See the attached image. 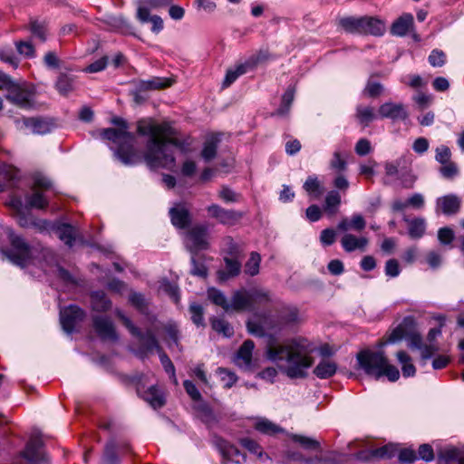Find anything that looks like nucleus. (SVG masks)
<instances>
[{
  "mask_svg": "<svg viewBox=\"0 0 464 464\" xmlns=\"http://www.w3.org/2000/svg\"><path fill=\"white\" fill-rule=\"evenodd\" d=\"M137 132L148 136L146 151L142 160L150 169H166L172 170L176 165L174 152L168 145L183 148V143L174 136L176 130L168 121L155 123L150 119H142L137 122Z\"/></svg>",
  "mask_w": 464,
  "mask_h": 464,
  "instance_id": "f257e3e1",
  "label": "nucleus"
},
{
  "mask_svg": "<svg viewBox=\"0 0 464 464\" xmlns=\"http://www.w3.org/2000/svg\"><path fill=\"white\" fill-rule=\"evenodd\" d=\"M408 223V234L413 239L420 238L426 231V222L423 218H415L413 219H404Z\"/></svg>",
  "mask_w": 464,
  "mask_h": 464,
  "instance_id": "2f4dec72",
  "label": "nucleus"
},
{
  "mask_svg": "<svg viewBox=\"0 0 464 464\" xmlns=\"http://www.w3.org/2000/svg\"><path fill=\"white\" fill-rule=\"evenodd\" d=\"M218 372L221 377V381L224 382L225 388H231L237 381V375L226 368H218Z\"/></svg>",
  "mask_w": 464,
  "mask_h": 464,
  "instance_id": "e2e57ef3",
  "label": "nucleus"
},
{
  "mask_svg": "<svg viewBox=\"0 0 464 464\" xmlns=\"http://www.w3.org/2000/svg\"><path fill=\"white\" fill-rule=\"evenodd\" d=\"M264 59L265 56L259 52L248 57L245 63L237 65L235 69L227 70L223 81V88L229 87L240 75L253 70Z\"/></svg>",
  "mask_w": 464,
  "mask_h": 464,
  "instance_id": "f8f14e48",
  "label": "nucleus"
},
{
  "mask_svg": "<svg viewBox=\"0 0 464 464\" xmlns=\"http://www.w3.org/2000/svg\"><path fill=\"white\" fill-rule=\"evenodd\" d=\"M355 116L359 122L364 127H367L370 122L377 118V115L375 114L374 109L372 107L362 105L357 106Z\"/></svg>",
  "mask_w": 464,
  "mask_h": 464,
  "instance_id": "a19ab883",
  "label": "nucleus"
},
{
  "mask_svg": "<svg viewBox=\"0 0 464 464\" xmlns=\"http://www.w3.org/2000/svg\"><path fill=\"white\" fill-rule=\"evenodd\" d=\"M93 327L102 340L117 341L116 334L112 322L106 316L95 315L92 317Z\"/></svg>",
  "mask_w": 464,
  "mask_h": 464,
  "instance_id": "2eb2a0df",
  "label": "nucleus"
},
{
  "mask_svg": "<svg viewBox=\"0 0 464 464\" xmlns=\"http://www.w3.org/2000/svg\"><path fill=\"white\" fill-rule=\"evenodd\" d=\"M441 176L445 179H451L459 175V168L457 164L453 161L447 162L442 164V166L439 169Z\"/></svg>",
  "mask_w": 464,
  "mask_h": 464,
  "instance_id": "680f3d73",
  "label": "nucleus"
},
{
  "mask_svg": "<svg viewBox=\"0 0 464 464\" xmlns=\"http://www.w3.org/2000/svg\"><path fill=\"white\" fill-rule=\"evenodd\" d=\"M362 34H372L381 36L385 32V24L382 20L375 16H362Z\"/></svg>",
  "mask_w": 464,
  "mask_h": 464,
  "instance_id": "b1692460",
  "label": "nucleus"
},
{
  "mask_svg": "<svg viewBox=\"0 0 464 464\" xmlns=\"http://www.w3.org/2000/svg\"><path fill=\"white\" fill-rule=\"evenodd\" d=\"M221 140V136L215 135L208 140L204 143L203 150L201 151V156L205 161H210L217 155L218 144Z\"/></svg>",
  "mask_w": 464,
  "mask_h": 464,
  "instance_id": "e433bc0d",
  "label": "nucleus"
},
{
  "mask_svg": "<svg viewBox=\"0 0 464 464\" xmlns=\"http://www.w3.org/2000/svg\"><path fill=\"white\" fill-rule=\"evenodd\" d=\"M218 448L223 459L222 464H244L246 461V456L237 447L230 444L229 442L218 440Z\"/></svg>",
  "mask_w": 464,
  "mask_h": 464,
  "instance_id": "4468645a",
  "label": "nucleus"
},
{
  "mask_svg": "<svg viewBox=\"0 0 464 464\" xmlns=\"http://www.w3.org/2000/svg\"><path fill=\"white\" fill-rule=\"evenodd\" d=\"M414 325L415 321L412 317H405L402 320V322L392 331V333L389 334L386 342L383 344L388 343H397L401 341L403 338H406L407 334H409V330H411Z\"/></svg>",
  "mask_w": 464,
  "mask_h": 464,
  "instance_id": "4be33fe9",
  "label": "nucleus"
},
{
  "mask_svg": "<svg viewBox=\"0 0 464 464\" xmlns=\"http://www.w3.org/2000/svg\"><path fill=\"white\" fill-rule=\"evenodd\" d=\"M384 90V87L382 83L375 82L372 80V76L368 80L367 84L364 89V93L369 97L375 98L380 96Z\"/></svg>",
  "mask_w": 464,
  "mask_h": 464,
  "instance_id": "bf43d9fd",
  "label": "nucleus"
},
{
  "mask_svg": "<svg viewBox=\"0 0 464 464\" xmlns=\"http://www.w3.org/2000/svg\"><path fill=\"white\" fill-rule=\"evenodd\" d=\"M255 348V343L252 340H246L239 347L235 362L240 367H248L252 362V353Z\"/></svg>",
  "mask_w": 464,
  "mask_h": 464,
  "instance_id": "393cba45",
  "label": "nucleus"
},
{
  "mask_svg": "<svg viewBox=\"0 0 464 464\" xmlns=\"http://www.w3.org/2000/svg\"><path fill=\"white\" fill-rule=\"evenodd\" d=\"M43 441L39 435H32L25 449L21 453L22 457L31 464H38L44 461V456L42 451Z\"/></svg>",
  "mask_w": 464,
  "mask_h": 464,
  "instance_id": "ddd939ff",
  "label": "nucleus"
},
{
  "mask_svg": "<svg viewBox=\"0 0 464 464\" xmlns=\"http://www.w3.org/2000/svg\"><path fill=\"white\" fill-rule=\"evenodd\" d=\"M356 358L359 367L365 374L376 380L381 378V370L387 360L383 352L362 350L357 354Z\"/></svg>",
  "mask_w": 464,
  "mask_h": 464,
  "instance_id": "0eeeda50",
  "label": "nucleus"
},
{
  "mask_svg": "<svg viewBox=\"0 0 464 464\" xmlns=\"http://www.w3.org/2000/svg\"><path fill=\"white\" fill-rule=\"evenodd\" d=\"M188 311L191 315L192 322L197 326H204V308L198 303H191L189 304Z\"/></svg>",
  "mask_w": 464,
  "mask_h": 464,
  "instance_id": "864d4df0",
  "label": "nucleus"
},
{
  "mask_svg": "<svg viewBox=\"0 0 464 464\" xmlns=\"http://www.w3.org/2000/svg\"><path fill=\"white\" fill-rule=\"evenodd\" d=\"M344 251L350 253L355 250L363 251L368 245V239L365 237H356L350 233H345L340 240Z\"/></svg>",
  "mask_w": 464,
  "mask_h": 464,
  "instance_id": "5701e85b",
  "label": "nucleus"
},
{
  "mask_svg": "<svg viewBox=\"0 0 464 464\" xmlns=\"http://www.w3.org/2000/svg\"><path fill=\"white\" fill-rule=\"evenodd\" d=\"M341 204V196L336 190H331L327 193L324 200V209L330 215H335L338 210V207Z\"/></svg>",
  "mask_w": 464,
  "mask_h": 464,
  "instance_id": "c9c22d12",
  "label": "nucleus"
},
{
  "mask_svg": "<svg viewBox=\"0 0 464 464\" xmlns=\"http://www.w3.org/2000/svg\"><path fill=\"white\" fill-rule=\"evenodd\" d=\"M298 321V310L296 308H289L281 312L279 315V330L283 327L295 324Z\"/></svg>",
  "mask_w": 464,
  "mask_h": 464,
  "instance_id": "49530a36",
  "label": "nucleus"
},
{
  "mask_svg": "<svg viewBox=\"0 0 464 464\" xmlns=\"http://www.w3.org/2000/svg\"><path fill=\"white\" fill-rule=\"evenodd\" d=\"M163 329L167 335L166 341L168 343V345L169 347H171L173 344L178 346L179 339V331L177 324L174 323H169L164 325Z\"/></svg>",
  "mask_w": 464,
  "mask_h": 464,
  "instance_id": "3c124183",
  "label": "nucleus"
},
{
  "mask_svg": "<svg viewBox=\"0 0 464 464\" xmlns=\"http://www.w3.org/2000/svg\"><path fill=\"white\" fill-rule=\"evenodd\" d=\"M315 347L308 339L295 337L282 343H275L267 348L268 359L291 379L304 378L306 370L314 364L312 353Z\"/></svg>",
  "mask_w": 464,
  "mask_h": 464,
  "instance_id": "f03ea898",
  "label": "nucleus"
},
{
  "mask_svg": "<svg viewBox=\"0 0 464 464\" xmlns=\"http://www.w3.org/2000/svg\"><path fill=\"white\" fill-rule=\"evenodd\" d=\"M406 340L408 341L409 347L419 350L421 348L422 337L420 334L415 330V325L411 330H409Z\"/></svg>",
  "mask_w": 464,
  "mask_h": 464,
  "instance_id": "338daca9",
  "label": "nucleus"
},
{
  "mask_svg": "<svg viewBox=\"0 0 464 464\" xmlns=\"http://www.w3.org/2000/svg\"><path fill=\"white\" fill-rule=\"evenodd\" d=\"M111 123L118 128H107L101 130L102 140L111 141L116 148H111L114 156L124 165L132 166L142 162V153L136 148V137L129 131L128 122L114 117Z\"/></svg>",
  "mask_w": 464,
  "mask_h": 464,
  "instance_id": "7ed1b4c3",
  "label": "nucleus"
},
{
  "mask_svg": "<svg viewBox=\"0 0 464 464\" xmlns=\"http://www.w3.org/2000/svg\"><path fill=\"white\" fill-rule=\"evenodd\" d=\"M292 440L306 450H320L321 449L320 442L318 440L306 436L295 434L292 436Z\"/></svg>",
  "mask_w": 464,
  "mask_h": 464,
  "instance_id": "5fc2aeb1",
  "label": "nucleus"
},
{
  "mask_svg": "<svg viewBox=\"0 0 464 464\" xmlns=\"http://www.w3.org/2000/svg\"><path fill=\"white\" fill-rule=\"evenodd\" d=\"M412 24L413 16L411 14H404L393 22L391 34L396 36H404Z\"/></svg>",
  "mask_w": 464,
  "mask_h": 464,
  "instance_id": "bb28decb",
  "label": "nucleus"
},
{
  "mask_svg": "<svg viewBox=\"0 0 464 464\" xmlns=\"http://www.w3.org/2000/svg\"><path fill=\"white\" fill-rule=\"evenodd\" d=\"M91 305L94 311L106 312L111 308V302L103 291L98 290L91 293Z\"/></svg>",
  "mask_w": 464,
  "mask_h": 464,
  "instance_id": "c756f323",
  "label": "nucleus"
},
{
  "mask_svg": "<svg viewBox=\"0 0 464 464\" xmlns=\"http://www.w3.org/2000/svg\"><path fill=\"white\" fill-rule=\"evenodd\" d=\"M24 125L34 134H46L54 127V122L50 118L28 117L23 119Z\"/></svg>",
  "mask_w": 464,
  "mask_h": 464,
  "instance_id": "a211bd4d",
  "label": "nucleus"
},
{
  "mask_svg": "<svg viewBox=\"0 0 464 464\" xmlns=\"http://www.w3.org/2000/svg\"><path fill=\"white\" fill-rule=\"evenodd\" d=\"M103 459L107 464L119 463L120 460L116 453L115 443L113 441L108 442L106 444Z\"/></svg>",
  "mask_w": 464,
  "mask_h": 464,
  "instance_id": "0e129e2a",
  "label": "nucleus"
},
{
  "mask_svg": "<svg viewBox=\"0 0 464 464\" xmlns=\"http://www.w3.org/2000/svg\"><path fill=\"white\" fill-rule=\"evenodd\" d=\"M336 24L343 32L353 34H362V16H345L337 19Z\"/></svg>",
  "mask_w": 464,
  "mask_h": 464,
  "instance_id": "412c9836",
  "label": "nucleus"
},
{
  "mask_svg": "<svg viewBox=\"0 0 464 464\" xmlns=\"http://www.w3.org/2000/svg\"><path fill=\"white\" fill-rule=\"evenodd\" d=\"M303 188L314 198H320L324 193V188L316 176H309L304 183Z\"/></svg>",
  "mask_w": 464,
  "mask_h": 464,
  "instance_id": "ea45409f",
  "label": "nucleus"
},
{
  "mask_svg": "<svg viewBox=\"0 0 464 464\" xmlns=\"http://www.w3.org/2000/svg\"><path fill=\"white\" fill-rule=\"evenodd\" d=\"M208 298L216 305L222 307L226 312L230 311V303L220 290L214 287L209 288L208 290Z\"/></svg>",
  "mask_w": 464,
  "mask_h": 464,
  "instance_id": "37998d69",
  "label": "nucleus"
},
{
  "mask_svg": "<svg viewBox=\"0 0 464 464\" xmlns=\"http://www.w3.org/2000/svg\"><path fill=\"white\" fill-rule=\"evenodd\" d=\"M130 303L136 307L140 313H146L147 302L144 295L140 293L133 292L129 296Z\"/></svg>",
  "mask_w": 464,
  "mask_h": 464,
  "instance_id": "69168bd1",
  "label": "nucleus"
},
{
  "mask_svg": "<svg viewBox=\"0 0 464 464\" xmlns=\"http://www.w3.org/2000/svg\"><path fill=\"white\" fill-rule=\"evenodd\" d=\"M187 248L192 253L208 248V227L204 225H196L186 233Z\"/></svg>",
  "mask_w": 464,
  "mask_h": 464,
  "instance_id": "1a4fd4ad",
  "label": "nucleus"
},
{
  "mask_svg": "<svg viewBox=\"0 0 464 464\" xmlns=\"http://www.w3.org/2000/svg\"><path fill=\"white\" fill-rule=\"evenodd\" d=\"M34 90L26 83H17L9 93H6L5 99L19 108L31 109L34 104Z\"/></svg>",
  "mask_w": 464,
  "mask_h": 464,
  "instance_id": "6e6552de",
  "label": "nucleus"
},
{
  "mask_svg": "<svg viewBox=\"0 0 464 464\" xmlns=\"http://www.w3.org/2000/svg\"><path fill=\"white\" fill-rule=\"evenodd\" d=\"M14 44L19 54L25 58L35 57V49L31 41H16Z\"/></svg>",
  "mask_w": 464,
  "mask_h": 464,
  "instance_id": "6e6d98bb",
  "label": "nucleus"
},
{
  "mask_svg": "<svg viewBox=\"0 0 464 464\" xmlns=\"http://www.w3.org/2000/svg\"><path fill=\"white\" fill-rule=\"evenodd\" d=\"M29 29L32 34L36 37L41 43H44L47 39V29L44 23H40L33 20L29 24Z\"/></svg>",
  "mask_w": 464,
  "mask_h": 464,
  "instance_id": "603ef678",
  "label": "nucleus"
},
{
  "mask_svg": "<svg viewBox=\"0 0 464 464\" xmlns=\"http://www.w3.org/2000/svg\"><path fill=\"white\" fill-rule=\"evenodd\" d=\"M169 216L173 226L179 228H185L190 223V215L184 207L172 208L169 210Z\"/></svg>",
  "mask_w": 464,
  "mask_h": 464,
  "instance_id": "cd10ccee",
  "label": "nucleus"
},
{
  "mask_svg": "<svg viewBox=\"0 0 464 464\" xmlns=\"http://www.w3.org/2000/svg\"><path fill=\"white\" fill-rule=\"evenodd\" d=\"M173 80L169 78L153 77L148 81H140L137 83L138 92H147L151 90H160L171 86Z\"/></svg>",
  "mask_w": 464,
  "mask_h": 464,
  "instance_id": "a878e982",
  "label": "nucleus"
},
{
  "mask_svg": "<svg viewBox=\"0 0 464 464\" xmlns=\"http://www.w3.org/2000/svg\"><path fill=\"white\" fill-rule=\"evenodd\" d=\"M254 427L260 433L270 436L285 432V430L282 427L266 418L256 420Z\"/></svg>",
  "mask_w": 464,
  "mask_h": 464,
  "instance_id": "7c9ffc66",
  "label": "nucleus"
},
{
  "mask_svg": "<svg viewBox=\"0 0 464 464\" xmlns=\"http://www.w3.org/2000/svg\"><path fill=\"white\" fill-rule=\"evenodd\" d=\"M209 216L224 226H235L244 218L245 213L235 209H227L218 204L207 208Z\"/></svg>",
  "mask_w": 464,
  "mask_h": 464,
  "instance_id": "9b49d317",
  "label": "nucleus"
},
{
  "mask_svg": "<svg viewBox=\"0 0 464 464\" xmlns=\"http://www.w3.org/2000/svg\"><path fill=\"white\" fill-rule=\"evenodd\" d=\"M10 243L9 248H2L1 253L14 265L20 267L27 266L34 258V246L30 245L22 236L12 228L6 229Z\"/></svg>",
  "mask_w": 464,
  "mask_h": 464,
  "instance_id": "39448f33",
  "label": "nucleus"
},
{
  "mask_svg": "<svg viewBox=\"0 0 464 464\" xmlns=\"http://www.w3.org/2000/svg\"><path fill=\"white\" fill-rule=\"evenodd\" d=\"M451 151L450 148L446 145H440L435 150V160L439 163L445 164L447 162L451 161Z\"/></svg>",
  "mask_w": 464,
  "mask_h": 464,
  "instance_id": "774afa93",
  "label": "nucleus"
},
{
  "mask_svg": "<svg viewBox=\"0 0 464 464\" xmlns=\"http://www.w3.org/2000/svg\"><path fill=\"white\" fill-rule=\"evenodd\" d=\"M55 88L60 94L68 95L73 90V78L65 73H61L55 82Z\"/></svg>",
  "mask_w": 464,
  "mask_h": 464,
  "instance_id": "a18cd8bd",
  "label": "nucleus"
},
{
  "mask_svg": "<svg viewBox=\"0 0 464 464\" xmlns=\"http://www.w3.org/2000/svg\"><path fill=\"white\" fill-rule=\"evenodd\" d=\"M230 311L251 312L249 290L241 289L235 291L231 297Z\"/></svg>",
  "mask_w": 464,
  "mask_h": 464,
  "instance_id": "aec40b11",
  "label": "nucleus"
},
{
  "mask_svg": "<svg viewBox=\"0 0 464 464\" xmlns=\"http://www.w3.org/2000/svg\"><path fill=\"white\" fill-rule=\"evenodd\" d=\"M294 97L295 90L289 87L283 94L281 104L276 110V114L280 116L286 114L289 111V109L293 103Z\"/></svg>",
  "mask_w": 464,
  "mask_h": 464,
  "instance_id": "09e8293b",
  "label": "nucleus"
},
{
  "mask_svg": "<svg viewBox=\"0 0 464 464\" xmlns=\"http://www.w3.org/2000/svg\"><path fill=\"white\" fill-rule=\"evenodd\" d=\"M246 327L251 334L263 337L266 335V330H272L275 328V324L270 317L256 314L254 319L246 322Z\"/></svg>",
  "mask_w": 464,
  "mask_h": 464,
  "instance_id": "6ab92c4d",
  "label": "nucleus"
},
{
  "mask_svg": "<svg viewBox=\"0 0 464 464\" xmlns=\"http://www.w3.org/2000/svg\"><path fill=\"white\" fill-rule=\"evenodd\" d=\"M251 312H254L257 306L265 305L270 302L269 293L261 289H250Z\"/></svg>",
  "mask_w": 464,
  "mask_h": 464,
  "instance_id": "4c0bfd02",
  "label": "nucleus"
},
{
  "mask_svg": "<svg viewBox=\"0 0 464 464\" xmlns=\"http://www.w3.org/2000/svg\"><path fill=\"white\" fill-rule=\"evenodd\" d=\"M106 24L115 31L127 34L131 30V24L122 15L108 16Z\"/></svg>",
  "mask_w": 464,
  "mask_h": 464,
  "instance_id": "79ce46f5",
  "label": "nucleus"
},
{
  "mask_svg": "<svg viewBox=\"0 0 464 464\" xmlns=\"http://www.w3.org/2000/svg\"><path fill=\"white\" fill-rule=\"evenodd\" d=\"M337 364L330 360L321 361L314 369L313 372L320 379H328L335 374Z\"/></svg>",
  "mask_w": 464,
  "mask_h": 464,
  "instance_id": "473e14b6",
  "label": "nucleus"
},
{
  "mask_svg": "<svg viewBox=\"0 0 464 464\" xmlns=\"http://www.w3.org/2000/svg\"><path fill=\"white\" fill-rule=\"evenodd\" d=\"M378 114L382 119L392 121H404L408 118V112L402 103L385 102L379 107Z\"/></svg>",
  "mask_w": 464,
  "mask_h": 464,
  "instance_id": "f3484780",
  "label": "nucleus"
},
{
  "mask_svg": "<svg viewBox=\"0 0 464 464\" xmlns=\"http://www.w3.org/2000/svg\"><path fill=\"white\" fill-rule=\"evenodd\" d=\"M86 317L84 310L78 305L70 304L60 310V322L63 329L71 334L75 327L81 324Z\"/></svg>",
  "mask_w": 464,
  "mask_h": 464,
  "instance_id": "9d476101",
  "label": "nucleus"
},
{
  "mask_svg": "<svg viewBox=\"0 0 464 464\" xmlns=\"http://www.w3.org/2000/svg\"><path fill=\"white\" fill-rule=\"evenodd\" d=\"M115 314L121 321L123 325L129 330V332L134 337L138 338L140 345L139 348V354L141 357L147 356L149 353L156 351L159 353L160 360L161 364L164 367L166 372L172 375L174 382L177 383V379L175 376V367L172 363L171 360L163 351L162 347L160 345L158 339L150 329H148L145 333H143L140 328L135 326L131 320L127 317L123 312L120 309L115 310Z\"/></svg>",
  "mask_w": 464,
  "mask_h": 464,
  "instance_id": "20e7f679",
  "label": "nucleus"
},
{
  "mask_svg": "<svg viewBox=\"0 0 464 464\" xmlns=\"http://www.w3.org/2000/svg\"><path fill=\"white\" fill-rule=\"evenodd\" d=\"M461 207L460 198L455 194L440 197L436 200V211L446 216L456 215Z\"/></svg>",
  "mask_w": 464,
  "mask_h": 464,
  "instance_id": "dca6fc26",
  "label": "nucleus"
},
{
  "mask_svg": "<svg viewBox=\"0 0 464 464\" xmlns=\"http://www.w3.org/2000/svg\"><path fill=\"white\" fill-rule=\"evenodd\" d=\"M428 61L433 67H442L446 63V53L442 50L434 49L430 52Z\"/></svg>",
  "mask_w": 464,
  "mask_h": 464,
  "instance_id": "052dcab7",
  "label": "nucleus"
},
{
  "mask_svg": "<svg viewBox=\"0 0 464 464\" xmlns=\"http://www.w3.org/2000/svg\"><path fill=\"white\" fill-rule=\"evenodd\" d=\"M212 329L218 334L225 337H230L234 334L232 325L226 320L221 318L213 317L210 320Z\"/></svg>",
  "mask_w": 464,
  "mask_h": 464,
  "instance_id": "c03bdc74",
  "label": "nucleus"
},
{
  "mask_svg": "<svg viewBox=\"0 0 464 464\" xmlns=\"http://www.w3.org/2000/svg\"><path fill=\"white\" fill-rule=\"evenodd\" d=\"M26 201L31 208L38 209L46 208L49 205L48 199L40 191H34L33 194L27 196Z\"/></svg>",
  "mask_w": 464,
  "mask_h": 464,
  "instance_id": "de8ad7c7",
  "label": "nucleus"
},
{
  "mask_svg": "<svg viewBox=\"0 0 464 464\" xmlns=\"http://www.w3.org/2000/svg\"><path fill=\"white\" fill-rule=\"evenodd\" d=\"M399 362L402 365L401 371L404 377H411L416 373V368L411 362V356L404 351L396 353Z\"/></svg>",
  "mask_w": 464,
  "mask_h": 464,
  "instance_id": "58836bf2",
  "label": "nucleus"
},
{
  "mask_svg": "<svg viewBox=\"0 0 464 464\" xmlns=\"http://www.w3.org/2000/svg\"><path fill=\"white\" fill-rule=\"evenodd\" d=\"M396 451V447L391 443L372 450L374 459H390L395 456Z\"/></svg>",
  "mask_w": 464,
  "mask_h": 464,
  "instance_id": "8fccbe9b",
  "label": "nucleus"
},
{
  "mask_svg": "<svg viewBox=\"0 0 464 464\" xmlns=\"http://www.w3.org/2000/svg\"><path fill=\"white\" fill-rule=\"evenodd\" d=\"M146 379L143 374H135L130 378L131 382L135 384L138 396L155 410L162 408L166 404L163 391L155 384L146 387Z\"/></svg>",
  "mask_w": 464,
  "mask_h": 464,
  "instance_id": "423d86ee",
  "label": "nucleus"
},
{
  "mask_svg": "<svg viewBox=\"0 0 464 464\" xmlns=\"http://www.w3.org/2000/svg\"><path fill=\"white\" fill-rule=\"evenodd\" d=\"M241 445L247 450L250 453L256 455L258 459H262L264 456L261 446L252 439L244 438L240 440Z\"/></svg>",
  "mask_w": 464,
  "mask_h": 464,
  "instance_id": "13d9d810",
  "label": "nucleus"
},
{
  "mask_svg": "<svg viewBox=\"0 0 464 464\" xmlns=\"http://www.w3.org/2000/svg\"><path fill=\"white\" fill-rule=\"evenodd\" d=\"M463 450L458 448H448L441 450L438 455L439 464H452V462H459L461 458Z\"/></svg>",
  "mask_w": 464,
  "mask_h": 464,
  "instance_id": "f704fd0d",
  "label": "nucleus"
},
{
  "mask_svg": "<svg viewBox=\"0 0 464 464\" xmlns=\"http://www.w3.org/2000/svg\"><path fill=\"white\" fill-rule=\"evenodd\" d=\"M260 261V255L256 252H252L250 258L246 263L245 272L252 276L257 275L259 272Z\"/></svg>",
  "mask_w": 464,
  "mask_h": 464,
  "instance_id": "4d7b16f0",
  "label": "nucleus"
},
{
  "mask_svg": "<svg viewBox=\"0 0 464 464\" xmlns=\"http://www.w3.org/2000/svg\"><path fill=\"white\" fill-rule=\"evenodd\" d=\"M56 233L58 237L68 246H72L76 237V229L74 227L70 224H62L57 227Z\"/></svg>",
  "mask_w": 464,
  "mask_h": 464,
  "instance_id": "72a5a7b5",
  "label": "nucleus"
},
{
  "mask_svg": "<svg viewBox=\"0 0 464 464\" xmlns=\"http://www.w3.org/2000/svg\"><path fill=\"white\" fill-rule=\"evenodd\" d=\"M224 262L226 264V270L218 272V278L221 281L227 280L230 277H235L239 275L241 271V263L237 258L225 256Z\"/></svg>",
  "mask_w": 464,
  "mask_h": 464,
  "instance_id": "c85d7f7f",
  "label": "nucleus"
}]
</instances>
